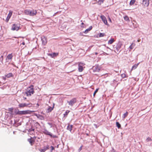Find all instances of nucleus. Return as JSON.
Returning a JSON list of instances; mask_svg holds the SVG:
<instances>
[{
  "label": "nucleus",
  "instance_id": "39448f33",
  "mask_svg": "<svg viewBox=\"0 0 152 152\" xmlns=\"http://www.w3.org/2000/svg\"><path fill=\"white\" fill-rule=\"evenodd\" d=\"M122 44L121 43H118L115 47H114V51L118 54L119 53V50L120 49L122 46Z\"/></svg>",
  "mask_w": 152,
  "mask_h": 152
},
{
  "label": "nucleus",
  "instance_id": "e433bc0d",
  "mask_svg": "<svg viewBox=\"0 0 152 152\" xmlns=\"http://www.w3.org/2000/svg\"><path fill=\"white\" fill-rule=\"evenodd\" d=\"M34 129L31 128H30L28 130V132H31V131H34Z\"/></svg>",
  "mask_w": 152,
  "mask_h": 152
},
{
  "label": "nucleus",
  "instance_id": "0eeeda50",
  "mask_svg": "<svg viewBox=\"0 0 152 152\" xmlns=\"http://www.w3.org/2000/svg\"><path fill=\"white\" fill-rule=\"evenodd\" d=\"M100 70V68L98 66L96 65L92 67L91 70L94 72H99Z\"/></svg>",
  "mask_w": 152,
  "mask_h": 152
},
{
  "label": "nucleus",
  "instance_id": "58836bf2",
  "mask_svg": "<svg viewBox=\"0 0 152 152\" xmlns=\"http://www.w3.org/2000/svg\"><path fill=\"white\" fill-rule=\"evenodd\" d=\"M109 152H116L113 149V148H112V149L111 150H110Z\"/></svg>",
  "mask_w": 152,
  "mask_h": 152
},
{
  "label": "nucleus",
  "instance_id": "a878e982",
  "mask_svg": "<svg viewBox=\"0 0 152 152\" xmlns=\"http://www.w3.org/2000/svg\"><path fill=\"white\" fill-rule=\"evenodd\" d=\"M138 65V64H134L132 67V69H136Z\"/></svg>",
  "mask_w": 152,
  "mask_h": 152
},
{
  "label": "nucleus",
  "instance_id": "412c9836",
  "mask_svg": "<svg viewBox=\"0 0 152 152\" xmlns=\"http://www.w3.org/2000/svg\"><path fill=\"white\" fill-rule=\"evenodd\" d=\"M32 137H31L30 139H28V141L29 142L31 145H33V143L34 142V140H32Z\"/></svg>",
  "mask_w": 152,
  "mask_h": 152
},
{
  "label": "nucleus",
  "instance_id": "f8f14e48",
  "mask_svg": "<svg viewBox=\"0 0 152 152\" xmlns=\"http://www.w3.org/2000/svg\"><path fill=\"white\" fill-rule=\"evenodd\" d=\"M41 40L42 41V44L43 45H45L47 43L46 38L45 37H41Z\"/></svg>",
  "mask_w": 152,
  "mask_h": 152
},
{
  "label": "nucleus",
  "instance_id": "c85d7f7f",
  "mask_svg": "<svg viewBox=\"0 0 152 152\" xmlns=\"http://www.w3.org/2000/svg\"><path fill=\"white\" fill-rule=\"evenodd\" d=\"M4 59V57L3 56H1L0 57V61L2 63H3V61Z\"/></svg>",
  "mask_w": 152,
  "mask_h": 152
},
{
  "label": "nucleus",
  "instance_id": "ddd939ff",
  "mask_svg": "<svg viewBox=\"0 0 152 152\" xmlns=\"http://www.w3.org/2000/svg\"><path fill=\"white\" fill-rule=\"evenodd\" d=\"M149 4V0H143L142 4L145 6L147 7Z\"/></svg>",
  "mask_w": 152,
  "mask_h": 152
},
{
  "label": "nucleus",
  "instance_id": "4be33fe9",
  "mask_svg": "<svg viewBox=\"0 0 152 152\" xmlns=\"http://www.w3.org/2000/svg\"><path fill=\"white\" fill-rule=\"evenodd\" d=\"M92 28V26H90L86 30H85L83 32L85 34H87L88 32V31H89L91 30Z\"/></svg>",
  "mask_w": 152,
  "mask_h": 152
},
{
  "label": "nucleus",
  "instance_id": "4c0bfd02",
  "mask_svg": "<svg viewBox=\"0 0 152 152\" xmlns=\"http://www.w3.org/2000/svg\"><path fill=\"white\" fill-rule=\"evenodd\" d=\"M50 126V128H52L53 127V124L52 123H50V122H48L47 123Z\"/></svg>",
  "mask_w": 152,
  "mask_h": 152
},
{
  "label": "nucleus",
  "instance_id": "423d86ee",
  "mask_svg": "<svg viewBox=\"0 0 152 152\" xmlns=\"http://www.w3.org/2000/svg\"><path fill=\"white\" fill-rule=\"evenodd\" d=\"M31 105V104L26 103H20L19 104L18 106L19 108H24L25 107H30Z\"/></svg>",
  "mask_w": 152,
  "mask_h": 152
},
{
  "label": "nucleus",
  "instance_id": "8fccbe9b",
  "mask_svg": "<svg viewBox=\"0 0 152 152\" xmlns=\"http://www.w3.org/2000/svg\"><path fill=\"white\" fill-rule=\"evenodd\" d=\"M25 42H22V44L23 45H25Z\"/></svg>",
  "mask_w": 152,
  "mask_h": 152
},
{
  "label": "nucleus",
  "instance_id": "de8ad7c7",
  "mask_svg": "<svg viewBox=\"0 0 152 152\" xmlns=\"http://www.w3.org/2000/svg\"><path fill=\"white\" fill-rule=\"evenodd\" d=\"M116 82H117V81H116L115 80H113V82L114 83H115Z\"/></svg>",
  "mask_w": 152,
  "mask_h": 152
},
{
  "label": "nucleus",
  "instance_id": "9d476101",
  "mask_svg": "<svg viewBox=\"0 0 152 152\" xmlns=\"http://www.w3.org/2000/svg\"><path fill=\"white\" fill-rule=\"evenodd\" d=\"M19 27L18 25L15 24H14L13 25L11 29L13 31H18L19 29Z\"/></svg>",
  "mask_w": 152,
  "mask_h": 152
},
{
  "label": "nucleus",
  "instance_id": "a211bd4d",
  "mask_svg": "<svg viewBox=\"0 0 152 152\" xmlns=\"http://www.w3.org/2000/svg\"><path fill=\"white\" fill-rule=\"evenodd\" d=\"M58 55V53H49L48 56H50L51 57L53 58Z\"/></svg>",
  "mask_w": 152,
  "mask_h": 152
},
{
  "label": "nucleus",
  "instance_id": "2eb2a0df",
  "mask_svg": "<svg viewBox=\"0 0 152 152\" xmlns=\"http://www.w3.org/2000/svg\"><path fill=\"white\" fill-rule=\"evenodd\" d=\"M49 146L47 145L46 146H44L42 149H41L40 151L41 152H45L46 150L49 149Z\"/></svg>",
  "mask_w": 152,
  "mask_h": 152
},
{
  "label": "nucleus",
  "instance_id": "6e6552de",
  "mask_svg": "<svg viewBox=\"0 0 152 152\" xmlns=\"http://www.w3.org/2000/svg\"><path fill=\"white\" fill-rule=\"evenodd\" d=\"M76 99L75 98H73L71 99L70 101L68 102L69 104L71 106H72L73 104L76 102Z\"/></svg>",
  "mask_w": 152,
  "mask_h": 152
},
{
  "label": "nucleus",
  "instance_id": "dca6fc26",
  "mask_svg": "<svg viewBox=\"0 0 152 152\" xmlns=\"http://www.w3.org/2000/svg\"><path fill=\"white\" fill-rule=\"evenodd\" d=\"M54 105H55V104H54V103H53V106L52 107H51L49 106L48 107V108L47 109V112L48 113L51 112V111H52L53 110V109L54 108Z\"/></svg>",
  "mask_w": 152,
  "mask_h": 152
},
{
  "label": "nucleus",
  "instance_id": "f03ea898",
  "mask_svg": "<svg viewBox=\"0 0 152 152\" xmlns=\"http://www.w3.org/2000/svg\"><path fill=\"white\" fill-rule=\"evenodd\" d=\"M34 93V91L33 89V86L32 85L29 87V88H27L26 91L25 92V93L27 96H31L32 94H33Z\"/></svg>",
  "mask_w": 152,
  "mask_h": 152
},
{
  "label": "nucleus",
  "instance_id": "603ef678",
  "mask_svg": "<svg viewBox=\"0 0 152 152\" xmlns=\"http://www.w3.org/2000/svg\"><path fill=\"white\" fill-rule=\"evenodd\" d=\"M98 54V53H97V52L95 53V54L96 55H97Z\"/></svg>",
  "mask_w": 152,
  "mask_h": 152
},
{
  "label": "nucleus",
  "instance_id": "aec40b11",
  "mask_svg": "<svg viewBox=\"0 0 152 152\" xmlns=\"http://www.w3.org/2000/svg\"><path fill=\"white\" fill-rule=\"evenodd\" d=\"M13 57L12 54H9L7 57L6 60H11Z\"/></svg>",
  "mask_w": 152,
  "mask_h": 152
},
{
  "label": "nucleus",
  "instance_id": "ea45409f",
  "mask_svg": "<svg viewBox=\"0 0 152 152\" xmlns=\"http://www.w3.org/2000/svg\"><path fill=\"white\" fill-rule=\"evenodd\" d=\"M50 148H51L50 151L52 152L53 151L54 149V147L52 146H50Z\"/></svg>",
  "mask_w": 152,
  "mask_h": 152
},
{
  "label": "nucleus",
  "instance_id": "9b49d317",
  "mask_svg": "<svg viewBox=\"0 0 152 152\" xmlns=\"http://www.w3.org/2000/svg\"><path fill=\"white\" fill-rule=\"evenodd\" d=\"M12 11H10L9 14L6 18V21L7 22H8L11 16H12Z\"/></svg>",
  "mask_w": 152,
  "mask_h": 152
},
{
  "label": "nucleus",
  "instance_id": "4468645a",
  "mask_svg": "<svg viewBox=\"0 0 152 152\" xmlns=\"http://www.w3.org/2000/svg\"><path fill=\"white\" fill-rule=\"evenodd\" d=\"M83 63H80L78 65V71L79 72H81L83 70Z\"/></svg>",
  "mask_w": 152,
  "mask_h": 152
},
{
  "label": "nucleus",
  "instance_id": "5fc2aeb1",
  "mask_svg": "<svg viewBox=\"0 0 152 152\" xmlns=\"http://www.w3.org/2000/svg\"><path fill=\"white\" fill-rule=\"evenodd\" d=\"M137 42H140V40H139V39H138V40H137Z\"/></svg>",
  "mask_w": 152,
  "mask_h": 152
},
{
  "label": "nucleus",
  "instance_id": "473e14b6",
  "mask_svg": "<svg viewBox=\"0 0 152 152\" xmlns=\"http://www.w3.org/2000/svg\"><path fill=\"white\" fill-rule=\"evenodd\" d=\"M121 76L122 78H124L125 77H126V75L124 73L122 74L121 75Z\"/></svg>",
  "mask_w": 152,
  "mask_h": 152
},
{
  "label": "nucleus",
  "instance_id": "72a5a7b5",
  "mask_svg": "<svg viewBox=\"0 0 152 152\" xmlns=\"http://www.w3.org/2000/svg\"><path fill=\"white\" fill-rule=\"evenodd\" d=\"M99 88H97L94 91V94H93V96H94L96 95V93L98 92V91L99 90Z\"/></svg>",
  "mask_w": 152,
  "mask_h": 152
},
{
  "label": "nucleus",
  "instance_id": "20e7f679",
  "mask_svg": "<svg viewBox=\"0 0 152 152\" xmlns=\"http://www.w3.org/2000/svg\"><path fill=\"white\" fill-rule=\"evenodd\" d=\"M42 132L44 134L46 135L50 136L51 137L55 138L56 137V135H53L52 134L49 132L47 130L45 129H43L42 130Z\"/></svg>",
  "mask_w": 152,
  "mask_h": 152
},
{
  "label": "nucleus",
  "instance_id": "7ed1b4c3",
  "mask_svg": "<svg viewBox=\"0 0 152 152\" xmlns=\"http://www.w3.org/2000/svg\"><path fill=\"white\" fill-rule=\"evenodd\" d=\"M32 112L29 110L18 111L17 113V114L19 115H23L26 114H30Z\"/></svg>",
  "mask_w": 152,
  "mask_h": 152
},
{
  "label": "nucleus",
  "instance_id": "6e6d98bb",
  "mask_svg": "<svg viewBox=\"0 0 152 152\" xmlns=\"http://www.w3.org/2000/svg\"><path fill=\"white\" fill-rule=\"evenodd\" d=\"M26 99V98H24V99Z\"/></svg>",
  "mask_w": 152,
  "mask_h": 152
},
{
  "label": "nucleus",
  "instance_id": "f257e3e1",
  "mask_svg": "<svg viewBox=\"0 0 152 152\" xmlns=\"http://www.w3.org/2000/svg\"><path fill=\"white\" fill-rule=\"evenodd\" d=\"M24 13L26 15H29L31 16H34L35 15L37 12L36 10H26L24 11Z\"/></svg>",
  "mask_w": 152,
  "mask_h": 152
},
{
  "label": "nucleus",
  "instance_id": "c9c22d12",
  "mask_svg": "<svg viewBox=\"0 0 152 152\" xmlns=\"http://www.w3.org/2000/svg\"><path fill=\"white\" fill-rule=\"evenodd\" d=\"M69 111H66L65 112V113L64 114V116H65L66 115H67L68 113H69Z\"/></svg>",
  "mask_w": 152,
  "mask_h": 152
},
{
  "label": "nucleus",
  "instance_id": "5701e85b",
  "mask_svg": "<svg viewBox=\"0 0 152 152\" xmlns=\"http://www.w3.org/2000/svg\"><path fill=\"white\" fill-rule=\"evenodd\" d=\"M5 76L7 77V78H9L11 77H12L13 76V75L12 73H10L6 75H5Z\"/></svg>",
  "mask_w": 152,
  "mask_h": 152
},
{
  "label": "nucleus",
  "instance_id": "79ce46f5",
  "mask_svg": "<svg viewBox=\"0 0 152 152\" xmlns=\"http://www.w3.org/2000/svg\"><path fill=\"white\" fill-rule=\"evenodd\" d=\"M104 0H99V2L100 3V4L103 3Z\"/></svg>",
  "mask_w": 152,
  "mask_h": 152
},
{
  "label": "nucleus",
  "instance_id": "2f4dec72",
  "mask_svg": "<svg viewBox=\"0 0 152 152\" xmlns=\"http://www.w3.org/2000/svg\"><path fill=\"white\" fill-rule=\"evenodd\" d=\"M104 35L105 34L104 33H100L99 36V37H103Z\"/></svg>",
  "mask_w": 152,
  "mask_h": 152
},
{
  "label": "nucleus",
  "instance_id": "cd10ccee",
  "mask_svg": "<svg viewBox=\"0 0 152 152\" xmlns=\"http://www.w3.org/2000/svg\"><path fill=\"white\" fill-rule=\"evenodd\" d=\"M135 2V0H131L130 2V5H132Z\"/></svg>",
  "mask_w": 152,
  "mask_h": 152
},
{
  "label": "nucleus",
  "instance_id": "a19ab883",
  "mask_svg": "<svg viewBox=\"0 0 152 152\" xmlns=\"http://www.w3.org/2000/svg\"><path fill=\"white\" fill-rule=\"evenodd\" d=\"M82 147H83V146L82 145L79 148L78 150V151L79 152H80L82 150Z\"/></svg>",
  "mask_w": 152,
  "mask_h": 152
},
{
  "label": "nucleus",
  "instance_id": "09e8293b",
  "mask_svg": "<svg viewBox=\"0 0 152 152\" xmlns=\"http://www.w3.org/2000/svg\"><path fill=\"white\" fill-rule=\"evenodd\" d=\"M109 21L110 22H111V19L110 18V17L109 18Z\"/></svg>",
  "mask_w": 152,
  "mask_h": 152
},
{
  "label": "nucleus",
  "instance_id": "7c9ffc66",
  "mask_svg": "<svg viewBox=\"0 0 152 152\" xmlns=\"http://www.w3.org/2000/svg\"><path fill=\"white\" fill-rule=\"evenodd\" d=\"M124 20L126 21L129 20V18L127 16H125L124 17Z\"/></svg>",
  "mask_w": 152,
  "mask_h": 152
},
{
  "label": "nucleus",
  "instance_id": "3c124183",
  "mask_svg": "<svg viewBox=\"0 0 152 152\" xmlns=\"http://www.w3.org/2000/svg\"><path fill=\"white\" fill-rule=\"evenodd\" d=\"M66 23H64V24H63V25H64V26H66Z\"/></svg>",
  "mask_w": 152,
  "mask_h": 152
},
{
  "label": "nucleus",
  "instance_id": "37998d69",
  "mask_svg": "<svg viewBox=\"0 0 152 152\" xmlns=\"http://www.w3.org/2000/svg\"><path fill=\"white\" fill-rule=\"evenodd\" d=\"M6 77H6L5 76L4 77H2V79H3V80H5L6 79Z\"/></svg>",
  "mask_w": 152,
  "mask_h": 152
},
{
  "label": "nucleus",
  "instance_id": "393cba45",
  "mask_svg": "<svg viewBox=\"0 0 152 152\" xmlns=\"http://www.w3.org/2000/svg\"><path fill=\"white\" fill-rule=\"evenodd\" d=\"M135 44H134L133 43H132L129 46V48L130 49L129 50L130 51L131 50H132L134 47L135 46Z\"/></svg>",
  "mask_w": 152,
  "mask_h": 152
},
{
  "label": "nucleus",
  "instance_id": "1a4fd4ad",
  "mask_svg": "<svg viewBox=\"0 0 152 152\" xmlns=\"http://www.w3.org/2000/svg\"><path fill=\"white\" fill-rule=\"evenodd\" d=\"M100 18L104 24L108 25L106 17L103 15H101Z\"/></svg>",
  "mask_w": 152,
  "mask_h": 152
},
{
  "label": "nucleus",
  "instance_id": "f704fd0d",
  "mask_svg": "<svg viewBox=\"0 0 152 152\" xmlns=\"http://www.w3.org/2000/svg\"><path fill=\"white\" fill-rule=\"evenodd\" d=\"M152 140L151 139V138L149 137L147 138V139H146V141L147 142L150 141H151Z\"/></svg>",
  "mask_w": 152,
  "mask_h": 152
},
{
  "label": "nucleus",
  "instance_id": "b1692460",
  "mask_svg": "<svg viewBox=\"0 0 152 152\" xmlns=\"http://www.w3.org/2000/svg\"><path fill=\"white\" fill-rule=\"evenodd\" d=\"M114 41V39L113 38H112L109 40L108 42V44H111Z\"/></svg>",
  "mask_w": 152,
  "mask_h": 152
},
{
  "label": "nucleus",
  "instance_id": "a18cd8bd",
  "mask_svg": "<svg viewBox=\"0 0 152 152\" xmlns=\"http://www.w3.org/2000/svg\"><path fill=\"white\" fill-rule=\"evenodd\" d=\"M104 55H108V54L107 53H106L105 52H104Z\"/></svg>",
  "mask_w": 152,
  "mask_h": 152
},
{
  "label": "nucleus",
  "instance_id": "c756f323",
  "mask_svg": "<svg viewBox=\"0 0 152 152\" xmlns=\"http://www.w3.org/2000/svg\"><path fill=\"white\" fill-rule=\"evenodd\" d=\"M128 114V112H126L125 113L123 114V118H125L126 117Z\"/></svg>",
  "mask_w": 152,
  "mask_h": 152
},
{
  "label": "nucleus",
  "instance_id": "c03bdc74",
  "mask_svg": "<svg viewBox=\"0 0 152 152\" xmlns=\"http://www.w3.org/2000/svg\"><path fill=\"white\" fill-rule=\"evenodd\" d=\"M79 35H81V36H83V33L82 32H80L79 33Z\"/></svg>",
  "mask_w": 152,
  "mask_h": 152
},
{
  "label": "nucleus",
  "instance_id": "f3484780",
  "mask_svg": "<svg viewBox=\"0 0 152 152\" xmlns=\"http://www.w3.org/2000/svg\"><path fill=\"white\" fill-rule=\"evenodd\" d=\"M35 115L37 116V117L39 119L41 120H44V117L42 115H38L37 114H35Z\"/></svg>",
  "mask_w": 152,
  "mask_h": 152
},
{
  "label": "nucleus",
  "instance_id": "6ab92c4d",
  "mask_svg": "<svg viewBox=\"0 0 152 152\" xmlns=\"http://www.w3.org/2000/svg\"><path fill=\"white\" fill-rule=\"evenodd\" d=\"M73 127V125H71L70 126L69 124L67 126V129L68 130H69L71 132V131L72 130V128Z\"/></svg>",
  "mask_w": 152,
  "mask_h": 152
},
{
  "label": "nucleus",
  "instance_id": "49530a36",
  "mask_svg": "<svg viewBox=\"0 0 152 152\" xmlns=\"http://www.w3.org/2000/svg\"><path fill=\"white\" fill-rule=\"evenodd\" d=\"M107 48H108V49H110V50H112L110 48H109V47H107Z\"/></svg>",
  "mask_w": 152,
  "mask_h": 152
},
{
  "label": "nucleus",
  "instance_id": "864d4df0",
  "mask_svg": "<svg viewBox=\"0 0 152 152\" xmlns=\"http://www.w3.org/2000/svg\"><path fill=\"white\" fill-rule=\"evenodd\" d=\"M81 24H82V25H83V24H84V23H81Z\"/></svg>",
  "mask_w": 152,
  "mask_h": 152
},
{
  "label": "nucleus",
  "instance_id": "bb28decb",
  "mask_svg": "<svg viewBox=\"0 0 152 152\" xmlns=\"http://www.w3.org/2000/svg\"><path fill=\"white\" fill-rule=\"evenodd\" d=\"M116 126L118 128V129H119L120 128V127H121V124H120V123L118 122H116Z\"/></svg>",
  "mask_w": 152,
  "mask_h": 152
}]
</instances>
